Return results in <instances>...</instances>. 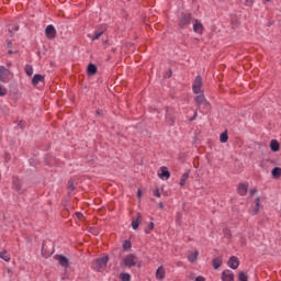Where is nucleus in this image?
Masks as SVG:
<instances>
[{
    "label": "nucleus",
    "mask_w": 281,
    "mask_h": 281,
    "mask_svg": "<svg viewBox=\"0 0 281 281\" xmlns=\"http://www.w3.org/2000/svg\"><path fill=\"white\" fill-rule=\"evenodd\" d=\"M192 20H193L192 13L180 12L178 14V27H179V30H186V29L190 27V25L192 23Z\"/></svg>",
    "instance_id": "f257e3e1"
},
{
    "label": "nucleus",
    "mask_w": 281,
    "mask_h": 281,
    "mask_svg": "<svg viewBox=\"0 0 281 281\" xmlns=\"http://www.w3.org/2000/svg\"><path fill=\"white\" fill-rule=\"evenodd\" d=\"M165 122L167 126H173L175 122H177V115L175 114V108L166 106L165 108Z\"/></svg>",
    "instance_id": "f03ea898"
},
{
    "label": "nucleus",
    "mask_w": 281,
    "mask_h": 281,
    "mask_svg": "<svg viewBox=\"0 0 281 281\" xmlns=\"http://www.w3.org/2000/svg\"><path fill=\"white\" fill-rule=\"evenodd\" d=\"M137 256H135V254H128L125 256V258L123 259V263L125 265V267H127L128 269H132V267H135L137 265Z\"/></svg>",
    "instance_id": "7ed1b4c3"
},
{
    "label": "nucleus",
    "mask_w": 281,
    "mask_h": 281,
    "mask_svg": "<svg viewBox=\"0 0 281 281\" xmlns=\"http://www.w3.org/2000/svg\"><path fill=\"white\" fill-rule=\"evenodd\" d=\"M201 87H203V78L201 77V75H198L192 85L193 93L199 95V93H201Z\"/></svg>",
    "instance_id": "20e7f679"
},
{
    "label": "nucleus",
    "mask_w": 281,
    "mask_h": 281,
    "mask_svg": "<svg viewBox=\"0 0 281 281\" xmlns=\"http://www.w3.org/2000/svg\"><path fill=\"white\" fill-rule=\"evenodd\" d=\"M44 32L48 41H54V38H56L57 36L56 26H54L53 24L47 25Z\"/></svg>",
    "instance_id": "39448f33"
},
{
    "label": "nucleus",
    "mask_w": 281,
    "mask_h": 281,
    "mask_svg": "<svg viewBox=\"0 0 281 281\" xmlns=\"http://www.w3.org/2000/svg\"><path fill=\"white\" fill-rule=\"evenodd\" d=\"M41 251H42L43 258H50V256H54L55 249H54V247H52L50 250H49V246H47V240H44L42 243Z\"/></svg>",
    "instance_id": "423d86ee"
},
{
    "label": "nucleus",
    "mask_w": 281,
    "mask_h": 281,
    "mask_svg": "<svg viewBox=\"0 0 281 281\" xmlns=\"http://www.w3.org/2000/svg\"><path fill=\"white\" fill-rule=\"evenodd\" d=\"M54 260H57L60 267H65V269L69 267V258L65 255H55Z\"/></svg>",
    "instance_id": "0eeeda50"
},
{
    "label": "nucleus",
    "mask_w": 281,
    "mask_h": 281,
    "mask_svg": "<svg viewBox=\"0 0 281 281\" xmlns=\"http://www.w3.org/2000/svg\"><path fill=\"white\" fill-rule=\"evenodd\" d=\"M227 266L229 267V269H233L234 271H236V269L240 267V260L238 259V257L232 256L227 261Z\"/></svg>",
    "instance_id": "6e6552de"
},
{
    "label": "nucleus",
    "mask_w": 281,
    "mask_h": 281,
    "mask_svg": "<svg viewBox=\"0 0 281 281\" xmlns=\"http://www.w3.org/2000/svg\"><path fill=\"white\" fill-rule=\"evenodd\" d=\"M10 74V69L5 68V66H0V82H8Z\"/></svg>",
    "instance_id": "1a4fd4ad"
},
{
    "label": "nucleus",
    "mask_w": 281,
    "mask_h": 281,
    "mask_svg": "<svg viewBox=\"0 0 281 281\" xmlns=\"http://www.w3.org/2000/svg\"><path fill=\"white\" fill-rule=\"evenodd\" d=\"M194 24H193V32L195 34H203L205 26H203V23H201V21L194 19Z\"/></svg>",
    "instance_id": "9d476101"
},
{
    "label": "nucleus",
    "mask_w": 281,
    "mask_h": 281,
    "mask_svg": "<svg viewBox=\"0 0 281 281\" xmlns=\"http://www.w3.org/2000/svg\"><path fill=\"white\" fill-rule=\"evenodd\" d=\"M247 192H249V186L240 182L237 187V194L239 196H247Z\"/></svg>",
    "instance_id": "9b49d317"
},
{
    "label": "nucleus",
    "mask_w": 281,
    "mask_h": 281,
    "mask_svg": "<svg viewBox=\"0 0 281 281\" xmlns=\"http://www.w3.org/2000/svg\"><path fill=\"white\" fill-rule=\"evenodd\" d=\"M95 74H98V65L93 64V63H90L88 64L87 66V76L89 78L95 76Z\"/></svg>",
    "instance_id": "f8f14e48"
},
{
    "label": "nucleus",
    "mask_w": 281,
    "mask_h": 281,
    "mask_svg": "<svg viewBox=\"0 0 281 281\" xmlns=\"http://www.w3.org/2000/svg\"><path fill=\"white\" fill-rule=\"evenodd\" d=\"M38 82H42L43 85H45V76L41 74H35L32 78L33 87H38Z\"/></svg>",
    "instance_id": "ddd939ff"
},
{
    "label": "nucleus",
    "mask_w": 281,
    "mask_h": 281,
    "mask_svg": "<svg viewBox=\"0 0 281 281\" xmlns=\"http://www.w3.org/2000/svg\"><path fill=\"white\" fill-rule=\"evenodd\" d=\"M158 177L159 179H162V180L170 179V170H168V167L166 166L160 167V172H158Z\"/></svg>",
    "instance_id": "4468645a"
},
{
    "label": "nucleus",
    "mask_w": 281,
    "mask_h": 281,
    "mask_svg": "<svg viewBox=\"0 0 281 281\" xmlns=\"http://www.w3.org/2000/svg\"><path fill=\"white\" fill-rule=\"evenodd\" d=\"M223 266V256H218L212 259V267L215 271H218Z\"/></svg>",
    "instance_id": "2eb2a0df"
},
{
    "label": "nucleus",
    "mask_w": 281,
    "mask_h": 281,
    "mask_svg": "<svg viewBox=\"0 0 281 281\" xmlns=\"http://www.w3.org/2000/svg\"><path fill=\"white\" fill-rule=\"evenodd\" d=\"M95 265L97 267H106V265H109V255L97 258Z\"/></svg>",
    "instance_id": "dca6fc26"
},
{
    "label": "nucleus",
    "mask_w": 281,
    "mask_h": 281,
    "mask_svg": "<svg viewBox=\"0 0 281 281\" xmlns=\"http://www.w3.org/2000/svg\"><path fill=\"white\" fill-rule=\"evenodd\" d=\"M222 281H234V272L229 269L224 270L222 272Z\"/></svg>",
    "instance_id": "f3484780"
},
{
    "label": "nucleus",
    "mask_w": 281,
    "mask_h": 281,
    "mask_svg": "<svg viewBox=\"0 0 281 281\" xmlns=\"http://www.w3.org/2000/svg\"><path fill=\"white\" fill-rule=\"evenodd\" d=\"M139 225H142V214L138 212L137 217L132 220V228L139 229Z\"/></svg>",
    "instance_id": "a211bd4d"
},
{
    "label": "nucleus",
    "mask_w": 281,
    "mask_h": 281,
    "mask_svg": "<svg viewBox=\"0 0 281 281\" xmlns=\"http://www.w3.org/2000/svg\"><path fill=\"white\" fill-rule=\"evenodd\" d=\"M166 278V270L160 266L156 270V280H164Z\"/></svg>",
    "instance_id": "6ab92c4d"
},
{
    "label": "nucleus",
    "mask_w": 281,
    "mask_h": 281,
    "mask_svg": "<svg viewBox=\"0 0 281 281\" xmlns=\"http://www.w3.org/2000/svg\"><path fill=\"white\" fill-rule=\"evenodd\" d=\"M190 172H192V170H187L183 175H182V177H181V179H180V182H179V186L181 187V188H183V186H186V182L188 181V179H190Z\"/></svg>",
    "instance_id": "aec40b11"
},
{
    "label": "nucleus",
    "mask_w": 281,
    "mask_h": 281,
    "mask_svg": "<svg viewBox=\"0 0 281 281\" xmlns=\"http://www.w3.org/2000/svg\"><path fill=\"white\" fill-rule=\"evenodd\" d=\"M270 150L272 153H278L280 150V142H278V139H272L270 142Z\"/></svg>",
    "instance_id": "412c9836"
},
{
    "label": "nucleus",
    "mask_w": 281,
    "mask_h": 281,
    "mask_svg": "<svg viewBox=\"0 0 281 281\" xmlns=\"http://www.w3.org/2000/svg\"><path fill=\"white\" fill-rule=\"evenodd\" d=\"M206 100L207 99H205V94L204 93L198 94L194 98V102H195V104H198V106H201Z\"/></svg>",
    "instance_id": "4be33fe9"
},
{
    "label": "nucleus",
    "mask_w": 281,
    "mask_h": 281,
    "mask_svg": "<svg viewBox=\"0 0 281 281\" xmlns=\"http://www.w3.org/2000/svg\"><path fill=\"white\" fill-rule=\"evenodd\" d=\"M12 187H13V190H15L16 192H21V180H19L18 177L13 178Z\"/></svg>",
    "instance_id": "5701e85b"
},
{
    "label": "nucleus",
    "mask_w": 281,
    "mask_h": 281,
    "mask_svg": "<svg viewBox=\"0 0 281 281\" xmlns=\"http://www.w3.org/2000/svg\"><path fill=\"white\" fill-rule=\"evenodd\" d=\"M260 212V196L255 200V207L252 209V216H256Z\"/></svg>",
    "instance_id": "b1692460"
},
{
    "label": "nucleus",
    "mask_w": 281,
    "mask_h": 281,
    "mask_svg": "<svg viewBox=\"0 0 281 281\" xmlns=\"http://www.w3.org/2000/svg\"><path fill=\"white\" fill-rule=\"evenodd\" d=\"M122 248H123V251H131V249H133V243H131V239L124 240Z\"/></svg>",
    "instance_id": "393cba45"
},
{
    "label": "nucleus",
    "mask_w": 281,
    "mask_h": 281,
    "mask_svg": "<svg viewBox=\"0 0 281 281\" xmlns=\"http://www.w3.org/2000/svg\"><path fill=\"white\" fill-rule=\"evenodd\" d=\"M272 179H280L281 177V168L280 167H274L271 170Z\"/></svg>",
    "instance_id": "a878e982"
},
{
    "label": "nucleus",
    "mask_w": 281,
    "mask_h": 281,
    "mask_svg": "<svg viewBox=\"0 0 281 281\" xmlns=\"http://www.w3.org/2000/svg\"><path fill=\"white\" fill-rule=\"evenodd\" d=\"M0 258L1 260H4V262H10L11 257L10 254H8V250L0 251Z\"/></svg>",
    "instance_id": "bb28decb"
},
{
    "label": "nucleus",
    "mask_w": 281,
    "mask_h": 281,
    "mask_svg": "<svg viewBox=\"0 0 281 281\" xmlns=\"http://www.w3.org/2000/svg\"><path fill=\"white\" fill-rule=\"evenodd\" d=\"M229 140V135H227V132H223L220 135V142L221 144H227V142Z\"/></svg>",
    "instance_id": "cd10ccee"
},
{
    "label": "nucleus",
    "mask_w": 281,
    "mask_h": 281,
    "mask_svg": "<svg viewBox=\"0 0 281 281\" xmlns=\"http://www.w3.org/2000/svg\"><path fill=\"white\" fill-rule=\"evenodd\" d=\"M198 258H199V250H195L194 252L188 256L189 262H196Z\"/></svg>",
    "instance_id": "c85d7f7f"
},
{
    "label": "nucleus",
    "mask_w": 281,
    "mask_h": 281,
    "mask_svg": "<svg viewBox=\"0 0 281 281\" xmlns=\"http://www.w3.org/2000/svg\"><path fill=\"white\" fill-rule=\"evenodd\" d=\"M24 71L26 76H32L34 74V68L32 67V65L26 64L24 67Z\"/></svg>",
    "instance_id": "c756f323"
},
{
    "label": "nucleus",
    "mask_w": 281,
    "mask_h": 281,
    "mask_svg": "<svg viewBox=\"0 0 281 281\" xmlns=\"http://www.w3.org/2000/svg\"><path fill=\"white\" fill-rule=\"evenodd\" d=\"M238 281H249V276H247V272L240 271L238 273Z\"/></svg>",
    "instance_id": "7c9ffc66"
},
{
    "label": "nucleus",
    "mask_w": 281,
    "mask_h": 281,
    "mask_svg": "<svg viewBox=\"0 0 281 281\" xmlns=\"http://www.w3.org/2000/svg\"><path fill=\"white\" fill-rule=\"evenodd\" d=\"M119 278L121 281H131V273L122 272Z\"/></svg>",
    "instance_id": "2f4dec72"
},
{
    "label": "nucleus",
    "mask_w": 281,
    "mask_h": 281,
    "mask_svg": "<svg viewBox=\"0 0 281 281\" xmlns=\"http://www.w3.org/2000/svg\"><path fill=\"white\" fill-rule=\"evenodd\" d=\"M102 34H104V31H94L93 36L91 37V41H98L100 40V36H102Z\"/></svg>",
    "instance_id": "473e14b6"
},
{
    "label": "nucleus",
    "mask_w": 281,
    "mask_h": 281,
    "mask_svg": "<svg viewBox=\"0 0 281 281\" xmlns=\"http://www.w3.org/2000/svg\"><path fill=\"white\" fill-rule=\"evenodd\" d=\"M8 95V89L0 83V98Z\"/></svg>",
    "instance_id": "72a5a7b5"
},
{
    "label": "nucleus",
    "mask_w": 281,
    "mask_h": 281,
    "mask_svg": "<svg viewBox=\"0 0 281 281\" xmlns=\"http://www.w3.org/2000/svg\"><path fill=\"white\" fill-rule=\"evenodd\" d=\"M153 229H155V223L150 222L148 224V228H145V234H150V232H153Z\"/></svg>",
    "instance_id": "f704fd0d"
},
{
    "label": "nucleus",
    "mask_w": 281,
    "mask_h": 281,
    "mask_svg": "<svg viewBox=\"0 0 281 281\" xmlns=\"http://www.w3.org/2000/svg\"><path fill=\"white\" fill-rule=\"evenodd\" d=\"M14 32H19V25H12L11 29H9L10 36H14Z\"/></svg>",
    "instance_id": "c9c22d12"
},
{
    "label": "nucleus",
    "mask_w": 281,
    "mask_h": 281,
    "mask_svg": "<svg viewBox=\"0 0 281 281\" xmlns=\"http://www.w3.org/2000/svg\"><path fill=\"white\" fill-rule=\"evenodd\" d=\"M202 104L203 108L206 109V111H210V109H212V104H210V101H207V99Z\"/></svg>",
    "instance_id": "e433bc0d"
},
{
    "label": "nucleus",
    "mask_w": 281,
    "mask_h": 281,
    "mask_svg": "<svg viewBox=\"0 0 281 281\" xmlns=\"http://www.w3.org/2000/svg\"><path fill=\"white\" fill-rule=\"evenodd\" d=\"M68 190H70V192H74V190H76V187L74 186V180H69L68 181Z\"/></svg>",
    "instance_id": "4c0bfd02"
},
{
    "label": "nucleus",
    "mask_w": 281,
    "mask_h": 281,
    "mask_svg": "<svg viewBox=\"0 0 281 281\" xmlns=\"http://www.w3.org/2000/svg\"><path fill=\"white\" fill-rule=\"evenodd\" d=\"M164 78H172V68H169L168 71L164 75Z\"/></svg>",
    "instance_id": "58836bf2"
},
{
    "label": "nucleus",
    "mask_w": 281,
    "mask_h": 281,
    "mask_svg": "<svg viewBox=\"0 0 281 281\" xmlns=\"http://www.w3.org/2000/svg\"><path fill=\"white\" fill-rule=\"evenodd\" d=\"M89 232H90V234H93L94 236H98V234H100V232L95 227H90Z\"/></svg>",
    "instance_id": "ea45409f"
},
{
    "label": "nucleus",
    "mask_w": 281,
    "mask_h": 281,
    "mask_svg": "<svg viewBox=\"0 0 281 281\" xmlns=\"http://www.w3.org/2000/svg\"><path fill=\"white\" fill-rule=\"evenodd\" d=\"M154 196H157V199H161V193L159 192V189L157 187L154 190Z\"/></svg>",
    "instance_id": "a19ab883"
},
{
    "label": "nucleus",
    "mask_w": 281,
    "mask_h": 281,
    "mask_svg": "<svg viewBox=\"0 0 281 281\" xmlns=\"http://www.w3.org/2000/svg\"><path fill=\"white\" fill-rule=\"evenodd\" d=\"M4 159H5L7 164H8V161H10L12 159V156L10 155V153L4 154Z\"/></svg>",
    "instance_id": "79ce46f5"
},
{
    "label": "nucleus",
    "mask_w": 281,
    "mask_h": 281,
    "mask_svg": "<svg viewBox=\"0 0 281 281\" xmlns=\"http://www.w3.org/2000/svg\"><path fill=\"white\" fill-rule=\"evenodd\" d=\"M76 216L79 221H82V218H85V214L80 213V212H76Z\"/></svg>",
    "instance_id": "37998d69"
},
{
    "label": "nucleus",
    "mask_w": 281,
    "mask_h": 281,
    "mask_svg": "<svg viewBox=\"0 0 281 281\" xmlns=\"http://www.w3.org/2000/svg\"><path fill=\"white\" fill-rule=\"evenodd\" d=\"M198 116H199V113L195 111L193 116L189 119V122H194V120H196Z\"/></svg>",
    "instance_id": "c03bdc74"
},
{
    "label": "nucleus",
    "mask_w": 281,
    "mask_h": 281,
    "mask_svg": "<svg viewBox=\"0 0 281 281\" xmlns=\"http://www.w3.org/2000/svg\"><path fill=\"white\" fill-rule=\"evenodd\" d=\"M194 281H205V277L203 276H198Z\"/></svg>",
    "instance_id": "a18cd8bd"
},
{
    "label": "nucleus",
    "mask_w": 281,
    "mask_h": 281,
    "mask_svg": "<svg viewBox=\"0 0 281 281\" xmlns=\"http://www.w3.org/2000/svg\"><path fill=\"white\" fill-rule=\"evenodd\" d=\"M95 115L102 116V115H104V112L102 110H97Z\"/></svg>",
    "instance_id": "49530a36"
},
{
    "label": "nucleus",
    "mask_w": 281,
    "mask_h": 281,
    "mask_svg": "<svg viewBox=\"0 0 281 281\" xmlns=\"http://www.w3.org/2000/svg\"><path fill=\"white\" fill-rule=\"evenodd\" d=\"M256 192H258V189H256V188L250 189V196H254L256 194Z\"/></svg>",
    "instance_id": "de8ad7c7"
},
{
    "label": "nucleus",
    "mask_w": 281,
    "mask_h": 281,
    "mask_svg": "<svg viewBox=\"0 0 281 281\" xmlns=\"http://www.w3.org/2000/svg\"><path fill=\"white\" fill-rule=\"evenodd\" d=\"M7 47L9 49H12V42L10 40H7Z\"/></svg>",
    "instance_id": "09e8293b"
},
{
    "label": "nucleus",
    "mask_w": 281,
    "mask_h": 281,
    "mask_svg": "<svg viewBox=\"0 0 281 281\" xmlns=\"http://www.w3.org/2000/svg\"><path fill=\"white\" fill-rule=\"evenodd\" d=\"M137 199H142V189L137 190Z\"/></svg>",
    "instance_id": "8fccbe9b"
},
{
    "label": "nucleus",
    "mask_w": 281,
    "mask_h": 281,
    "mask_svg": "<svg viewBox=\"0 0 281 281\" xmlns=\"http://www.w3.org/2000/svg\"><path fill=\"white\" fill-rule=\"evenodd\" d=\"M29 164H30V166L34 167V158H30Z\"/></svg>",
    "instance_id": "3c124183"
},
{
    "label": "nucleus",
    "mask_w": 281,
    "mask_h": 281,
    "mask_svg": "<svg viewBox=\"0 0 281 281\" xmlns=\"http://www.w3.org/2000/svg\"><path fill=\"white\" fill-rule=\"evenodd\" d=\"M135 267H137L138 269H142V261L136 262Z\"/></svg>",
    "instance_id": "603ef678"
},
{
    "label": "nucleus",
    "mask_w": 281,
    "mask_h": 281,
    "mask_svg": "<svg viewBox=\"0 0 281 281\" xmlns=\"http://www.w3.org/2000/svg\"><path fill=\"white\" fill-rule=\"evenodd\" d=\"M158 207H159L160 210H164V202H159V203H158Z\"/></svg>",
    "instance_id": "864d4df0"
},
{
    "label": "nucleus",
    "mask_w": 281,
    "mask_h": 281,
    "mask_svg": "<svg viewBox=\"0 0 281 281\" xmlns=\"http://www.w3.org/2000/svg\"><path fill=\"white\" fill-rule=\"evenodd\" d=\"M111 52H112L113 54H115V53L117 52V48L112 47V48H111Z\"/></svg>",
    "instance_id": "5fc2aeb1"
},
{
    "label": "nucleus",
    "mask_w": 281,
    "mask_h": 281,
    "mask_svg": "<svg viewBox=\"0 0 281 281\" xmlns=\"http://www.w3.org/2000/svg\"><path fill=\"white\" fill-rule=\"evenodd\" d=\"M106 43H109V40H103V41H102V44H103V45H106Z\"/></svg>",
    "instance_id": "6e6d98bb"
},
{
    "label": "nucleus",
    "mask_w": 281,
    "mask_h": 281,
    "mask_svg": "<svg viewBox=\"0 0 281 281\" xmlns=\"http://www.w3.org/2000/svg\"><path fill=\"white\" fill-rule=\"evenodd\" d=\"M8 54H9V55H12V54H14V52H13L12 49H9V50H8Z\"/></svg>",
    "instance_id": "4d7b16f0"
},
{
    "label": "nucleus",
    "mask_w": 281,
    "mask_h": 281,
    "mask_svg": "<svg viewBox=\"0 0 281 281\" xmlns=\"http://www.w3.org/2000/svg\"><path fill=\"white\" fill-rule=\"evenodd\" d=\"M246 3H254V0H246Z\"/></svg>",
    "instance_id": "13d9d810"
},
{
    "label": "nucleus",
    "mask_w": 281,
    "mask_h": 281,
    "mask_svg": "<svg viewBox=\"0 0 281 281\" xmlns=\"http://www.w3.org/2000/svg\"><path fill=\"white\" fill-rule=\"evenodd\" d=\"M7 272L8 273H12V270L10 268H8Z\"/></svg>",
    "instance_id": "bf43d9fd"
},
{
    "label": "nucleus",
    "mask_w": 281,
    "mask_h": 281,
    "mask_svg": "<svg viewBox=\"0 0 281 281\" xmlns=\"http://www.w3.org/2000/svg\"><path fill=\"white\" fill-rule=\"evenodd\" d=\"M156 113H161V111H159V109H155Z\"/></svg>",
    "instance_id": "052dcab7"
},
{
    "label": "nucleus",
    "mask_w": 281,
    "mask_h": 281,
    "mask_svg": "<svg viewBox=\"0 0 281 281\" xmlns=\"http://www.w3.org/2000/svg\"><path fill=\"white\" fill-rule=\"evenodd\" d=\"M269 26H271V25H273V22H269V24H268Z\"/></svg>",
    "instance_id": "680f3d73"
},
{
    "label": "nucleus",
    "mask_w": 281,
    "mask_h": 281,
    "mask_svg": "<svg viewBox=\"0 0 281 281\" xmlns=\"http://www.w3.org/2000/svg\"><path fill=\"white\" fill-rule=\"evenodd\" d=\"M265 1L269 2V1H271V0H265Z\"/></svg>",
    "instance_id": "e2e57ef3"
},
{
    "label": "nucleus",
    "mask_w": 281,
    "mask_h": 281,
    "mask_svg": "<svg viewBox=\"0 0 281 281\" xmlns=\"http://www.w3.org/2000/svg\"><path fill=\"white\" fill-rule=\"evenodd\" d=\"M89 38H91V35H88Z\"/></svg>",
    "instance_id": "0e129e2a"
}]
</instances>
